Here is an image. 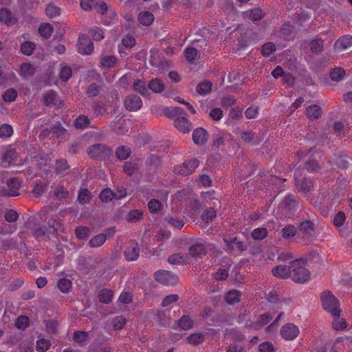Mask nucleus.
<instances>
[{"instance_id":"obj_18","label":"nucleus","mask_w":352,"mask_h":352,"mask_svg":"<svg viewBox=\"0 0 352 352\" xmlns=\"http://www.w3.org/2000/svg\"><path fill=\"white\" fill-rule=\"evenodd\" d=\"M175 126L183 133H188L191 129V123L184 117H179L175 120Z\"/></svg>"},{"instance_id":"obj_5","label":"nucleus","mask_w":352,"mask_h":352,"mask_svg":"<svg viewBox=\"0 0 352 352\" xmlns=\"http://www.w3.org/2000/svg\"><path fill=\"white\" fill-rule=\"evenodd\" d=\"M6 187H0V196L16 197L20 195L21 181L16 177L9 179Z\"/></svg>"},{"instance_id":"obj_20","label":"nucleus","mask_w":352,"mask_h":352,"mask_svg":"<svg viewBox=\"0 0 352 352\" xmlns=\"http://www.w3.org/2000/svg\"><path fill=\"white\" fill-rule=\"evenodd\" d=\"M241 293L236 289H231L225 295V300L229 305H234L241 300Z\"/></svg>"},{"instance_id":"obj_44","label":"nucleus","mask_w":352,"mask_h":352,"mask_svg":"<svg viewBox=\"0 0 352 352\" xmlns=\"http://www.w3.org/2000/svg\"><path fill=\"white\" fill-rule=\"evenodd\" d=\"M187 341L193 345L201 344L204 341V335L201 333H192L187 337Z\"/></svg>"},{"instance_id":"obj_24","label":"nucleus","mask_w":352,"mask_h":352,"mask_svg":"<svg viewBox=\"0 0 352 352\" xmlns=\"http://www.w3.org/2000/svg\"><path fill=\"white\" fill-rule=\"evenodd\" d=\"M131 151L129 146H120L115 152V155L120 161L126 160L131 155Z\"/></svg>"},{"instance_id":"obj_59","label":"nucleus","mask_w":352,"mask_h":352,"mask_svg":"<svg viewBox=\"0 0 352 352\" xmlns=\"http://www.w3.org/2000/svg\"><path fill=\"white\" fill-rule=\"evenodd\" d=\"M51 346L50 341L47 339H40L36 342V349L38 351L45 352Z\"/></svg>"},{"instance_id":"obj_10","label":"nucleus","mask_w":352,"mask_h":352,"mask_svg":"<svg viewBox=\"0 0 352 352\" xmlns=\"http://www.w3.org/2000/svg\"><path fill=\"white\" fill-rule=\"evenodd\" d=\"M223 241L228 248V251L230 253L243 252L246 250V245L241 241H239L236 237L224 238Z\"/></svg>"},{"instance_id":"obj_37","label":"nucleus","mask_w":352,"mask_h":352,"mask_svg":"<svg viewBox=\"0 0 352 352\" xmlns=\"http://www.w3.org/2000/svg\"><path fill=\"white\" fill-rule=\"evenodd\" d=\"M212 84L208 80L200 82L197 85L196 90L201 95H206L212 89Z\"/></svg>"},{"instance_id":"obj_3","label":"nucleus","mask_w":352,"mask_h":352,"mask_svg":"<svg viewBox=\"0 0 352 352\" xmlns=\"http://www.w3.org/2000/svg\"><path fill=\"white\" fill-rule=\"evenodd\" d=\"M295 186L299 192L307 193L312 187V181L305 177L304 170L298 168L294 173Z\"/></svg>"},{"instance_id":"obj_54","label":"nucleus","mask_w":352,"mask_h":352,"mask_svg":"<svg viewBox=\"0 0 352 352\" xmlns=\"http://www.w3.org/2000/svg\"><path fill=\"white\" fill-rule=\"evenodd\" d=\"M13 129L8 124H3L0 126V137L2 138H8L12 135Z\"/></svg>"},{"instance_id":"obj_6","label":"nucleus","mask_w":352,"mask_h":352,"mask_svg":"<svg viewBox=\"0 0 352 352\" xmlns=\"http://www.w3.org/2000/svg\"><path fill=\"white\" fill-rule=\"evenodd\" d=\"M199 161L192 158L184 162L182 164L177 165L174 168L173 172L179 175L187 176L191 175L199 166Z\"/></svg>"},{"instance_id":"obj_63","label":"nucleus","mask_w":352,"mask_h":352,"mask_svg":"<svg viewBox=\"0 0 352 352\" xmlns=\"http://www.w3.org/2000/svg\"><path fill=\"white\" fill-rule=\"evenodd\" d=\"M166 221L170 225H171L173 227H174L178 230L182 229L183 228V226H184V222L181 219H177V218H174L173 217H167L166 218Z\"/></svg>"},{"instance_id":"obj_36","label":"nucleus","mask_w":352,"mask_h":352,"mask_svg":"<svg viewBox=\"0 0 352 352\" xmlns=\"http://www.w3.org/2000/svg\"><path fill=\"white\" fill-rule=\"evenodd\" d=\"M244 17H250L252 21H256L263 17V13L260 8H257L250 10L249 12H244Z\"/></svg>"},{"instance_id":"obj_14","label":"nucleus","mask_w":352,"mask_h":352,"mask_svg":"<svg viewBox=\"0 0 352 352\" xmlns=\"http://www.w3.org/2000/svg\"><path fill=\"white\" fill-rule=\"evenodd\" d=\"M189 254L194 258H199L207 252V245L204 241H198L189 248Z\"/></svg>"},{"instance_id":"obj_60","label":"nucleus","mask_w":352,"mask_h":352,"mask_svg":"<svg viewBox=\"0 0 352 352\" xmlns=\"http://www.w3.org/2000/svg\"><path fill=\"white\" fill-rule=\"evenodd\" d=\"M99 197L103 202H108L114 199L113 191L109 188H105L101 191Z\"/></svg>"},{"instance_id":"obj_49","label":"nucleus","mask_w":352,"mask_h":352,"mask_svg":"<svg viewBox=\"0 0 352 352\" xmlns=\"http://www.w3.org/2000/svg\"><path fill=\"white\" fill-rule=\"evenodd\" d=\"M94 114L96 117L107 113V105L101 102H96L93 106Z\"/></svg>"},{"instance_id":"obj_16","label":"nucleus","mask_w":352,"mask_h":352,"mask_svg":"<svg viewBox=\"0 0 352 352\" xmlns=\"http://www.w3.org/2000/svg\"><path fill=\"white\" fill-rule=\"evenodd\" d=\"M305 114L309 119L315 120L321 117L322 111L320 106L313 104L306 108Z\"/></svg>"},{"instance_id":"obj_31","label":"nucleus","mask_w":352,"mask_h":352,"mask_svg":"<svg viewBox=\"0 0 352 352\" xmlns=\"http://www.w3.org/2000/svg\"><path fill=\"white\" fill-rule=\"evenodd\" d=\"M178 325L183 330H188L193 327L194 321L189 316L184 315L179 320Z\"/></svg>"},{"instance_id":"obj_40","label":"nucleus","mask_w":352,"mask_h":352,"mask_svg":"<svg viewBox=\"0 0 352 352\" xmlns=\"http://www.w3.org/2000/svg\"><path fill=\"white\" fill-rule=\"evenodd\" d=\"M50 132L52 135L58 138L64 137L66 129L62 126V124L58 122L50 129Z\"/></svg>"},{"instance_id":"obj_17","label":"nucleus","mask_w":352,"mask_h":352,"mask_svg":"<svg viewBox=\"0 0 352 352\" xmlns=\"http://www.w3.org/2000/svg\"><path fill=\"white\" fill-rule=\"evenodd\" d=\"M299 208L300 204L297 197L294 195H287V217L294 215Z\"/></svg>"},{"instance_id":"obj_51","label":"nucleus","mask_w":352,"mask_h":352,"mask_svg":"<svg viewBox=\"0 0 352 352\" xmlns=\"http://www.w3.org/2000/svg\"><path fill=\"white\" fill-rule=\"evenodd\" d=\"M126 324V319L122 316H118L111 320V325L116 330H120L124 328Z\"/></svg>"},{"instance_id":"obj_45","label":"nucleus","mask_w":352,"mask_h":352,"mask_svg":"<svg viewBox=\"0 0 352 352\" xmlns=\"http://www.w3.org/2000/svg\"><path fill=\"white\" fill-rule=\"evenodd\" d=\"M143 217V211L141 210H131L126 219L129 222H137Z\"/></svg>"},{"instance_id":"obj_38","label":"nucleus","mask_w":352,"mask_h":352,"mask_svg":"<svg viewBox=\"0 0 352 352\" xmlns=\"http://www.w3.org/2000/svg\"><path fill=\"white\" fill-rule=\"evenodd\" d=\"M99 300L105 304L109 303L113 298V292L107 289H102L98 294Z\"/></svg>"},{"instance_id":"obj_13","label":"nucleus","mask_w":352,"mask_h":352,"mask_svg":"<svg viewBox=\"0 0 352 352\" xmlns=\"http://www.w3.org/2000/svg\"><path fill=\"white\" fill-rule=\"evenodd\" d=\"M17 18L9 9L3 8L0 9V22L8 26L14 25L17 23Z\"/></svg>"},{"instance_id":"obj_50","label":"nucleus","mask_w":352,"mask_h":352,"mask_svg":"<svg viewBox=\"0 0 352 352\" xmlns=\"http://www.w3.org/2000/svg\"><path fill=\"white\" fill-rule=\"evenodd\" d=\"M298 228L301 232L308 234L314 230V224L311 221H305L299 223Z\"/></svg>"},{"instance_id":"obj_30","label":"nucleus","mask_w":352,"mask_h":352,"mask_svg":"<svg viewBox=\"0 0 352 352\" xmlns=\"http://www.w3.org/2000/svg\"><path fill=\"white\" fill-rule=\"evenodd\" d=\"M48 183L40 182L36 183L32 190V193L35 197H41L44 192L46 191L47 188L48 186Z\"/></svg>"},{"instance_id":"obj_61","label":"nucleus","mask_w":352,"mask_h":352,"mask_svg":"<svg viewBox=\"0 0 352 352\" xmlns=\"http://www.w3.org/2000/svg\"><path fill=\"white\" fill-rule=\"evenodd\" d=\"M116 58L114 56H107L102 58L101 64L103 67L111 68L116 63Z\"/></svg>"},{"instance_id":"obj_53","label":"nucleus","mask_w":352,"mask_h":352,"mask_svg":"<svg viewBox=\"0 0 352 352\" xmlns=\"http://www.w3.org/2000/svg\"><path fill=\"white\" fill-rule=\"evenodd\" d=\"M36 47L34 43L30 41H25L21 45V51L23 54L30 55Z\"/></svg>"},{"instance_id":"obj_27","label":"nucleus","mask_w":352,"mask_h":352,"mask_svg":"<svg viewBox=\"0 0 352 352\" xmlns=\"http://www.w3.org/2000/svg\"><path fill=\"white\" fill-rule=\"evenodd\" d=\"M35 73L34 67L28 63H23L21 65L19 74L21 76L28 77L32 76Z\"/></svg>"},{"instance_id":"obj_56","label":"nucleus","mask_w":352,"mask_h":352,"mask_svg":"<svg viewBox=\"0 0 352 352\" xmlns=\"http://www.w3.org/2000/svg\"><path fill=\"white\" fill-rule=\"evenodd\" d=\"M47 229L44 226L37 225L35 226L32 235L36 239L43 238L46 236Z\"/></svg>"},{"instance_id":"obj_29","label":"nucleus","mask_w":352,"mask_h":352,"mask_svg":"<svg viewBox=\"0 0 352 352\" xmlns=\"http://www.w3.org/2000/svg\"><path fill=\"white\" fill-rule=\"evenodd\" d=\"M90 120L87 116L80 115L78 116L74 122V125L76 129H83L89 126Z\"/></svg>"},{"instance_id":"obj_32","label":"nucleus","mask_w":352,"mask_h":352,"mask_svg":"<svg viewBox=\"0 0 352 352\" xmlns=\"http://www.w3.org/2000/svg\"><path fill=\"white\" fill-rule=\"evenodd\" d=\"M75 234L80 240H86L90 234V229L86 226H78L75 228Z\"/></svg>"},{"instance_id":"obj_46","label":"nucleus","mask_w":352,"mask_h":352,"mask_svg":"<svg viewBox=\"0 0 352 352\" xmlns=\"http://www.w3.org/2000/svg\"><path fill=\"white\" fill-rule=\"evenodd\" d=\"M184 56L188 62H192L198 56V51L192 47H188L184 51Z\"/></svg>"},{"instance_id":"obj_4","label":"nucleus","mask_w":352,"mask_h":352,"mask_svg":"<svg viewBox=\"0 0 352 352\" xmlns=\"http://www.w3.org/2000/svg\"><path fill=\"white\" fill-rule=\"evenodd\" d=\"M87 153L92 159L104 160L111 155V150L104 144H97L90 146Z\"/></svg>"},{"instance_id":"obj_22","label":"nucleus","mask_w":352,"mask_h":352,"mask_svg":"<svg viewBox=\"0 0 352 352\" xmlns=\"http://www.w3.org/2000/svg\"><path fill=\"white\" fill-rule=\"evenodd\" d=\"M133 88L135 91L138 92L142 96H145L148 94V86L145 81L138 79L133 83Z\"/></svg>"},{"instance_id":"obj_12","label":"nucleus","mask_w":352,"mask_h":352,"mask_svg":"<svg viewBox=\"0 0 352 352\" xmlns=\"http://www.w3.org/2000/svg\"><path fill=\"white\" fill-rule=\"evenodd\" d=\"M124 255L128 261H133L138 259L140 255V248L138 243L131 241L124 251Z\"/></svg>"},{"instance_id":"obj_42","label":"nucleus","mask_w":352,"mask_h":352,"mask_svg":"<svg viewBox=\"0 0 352 352\" xmlns=\"http://www.w3.org/2000/svg\"><path fill=\"white\" fill-rule=\"evenodd\" d=\"M267 234L268 232L265 228H255L251 233V236L254 240H263L267 237Z\"/></svg>"},{"instance_id":"obj_47","label":"nucleus","mask_w":352,"mask_h":352,"mask_svg":"<svg viewBox=\"0 0 352 352\" xmlns=\"http://www.w3.org/2000/svg\"><path fill=\"white\" fill-rule=\"evenodd\" d=\"M53 32V28L49 23H43L38 28L39 34L45 38H48L51 36Z\"/></svg>"},{"instance_id":"obj_62","label":"nucleus","mask_w":352,"mask_h":352,"mask_svg":"<svg viewBox=\"0 0 352 352\" xmlns=\"http://www.w3.org/2000/svg\"><path fill=\"white\" fill-rule=\"evenodd\" d=\"M89 34L94 41H100L104 37L102 31L97 27L90 29L89 30Z\"/></svg>"},{"instance_id":"obj_43","label":"nucleus","mask_w":352,"mask_h":352,"mask_svg":"<svg viewBox=\"0 0 352 352\" xmlns=\"http://www.w3.org/2000/svg\"><path fill=\"white\" fill-rule=\"evenodd\" d=\"M72 76V70L70 67L62 65L59 78L63 82H67Z\"/></svg>"},{"instance_id":"obj_64","label":"nucleus","mask_w":352,"mask_h":352,"mask_svg":"<svg viewBox=\"0 0 352 352\" xmlns=\"http://www.w3.org/2000/svg\"><path fill=\"white\" fill-rule=\"evenodd\" d=\"M217 216V212L214 209L210 208L206 210L201 215V219L207 223L212 221Z\"/></svg>"},{"instance_id":"obj_21","label":"nucleus","mask_w":352,"mask_h":352,"mask_svg":"<svg viewBox=\"0 0 352 352\" xmlns=\"http://www.w3.org/2000/svg\"><path fill=\"white\" fill-rule=\"evenodd\" d=\"M148 88L154 93H162L164 90V84L162 80L155 78L149 81Z\"/></svg>"},{"instance_id":"obj_55","label":"nucleus","mask_w":352,"mask_h":352,"mask_svg":"<svg viewBox=\"0 0 352 352\" xmlns=\"http://www.w3.org/2000/svg\"><path fill=\"white\" fill-rule=\"evenodd\" d=\"M148 208L150 212L157 213V212L162 209V204L158 199H152L148 203Z\"/></svg>"},{"instance_id":"obj_15","label":"nucleus","mask_w":352,"mask_h":352,"mask_svg":"<svg viewBox=\"0 0 352 352\" xmlns=\"http://www.w3.org/2000/svg\"><path fill=\"white\" fill-rule=\"evenodd\" d=\"M208 138V132L203 128L196 129L192 133L193 142L198 145L204 144L207 142Z\"/></svg>"},{"instance_id":"obj_57","label":"nucleus","mask_w":352,"mask_h":352,"mask_svg":"<svg viewBox=\"0 0 352 352\" xmlns=\"http://www.w3.org/2000/svg\"><path fill=\"white\" fill-rule=\"evenodd\" d=\"M16 97L17 92L13 88L8 89L2 96L3 100L6 102H12L14 101Z\"/></svg>"},{"instance_id":"obj_52","label":"nucleus","mask_w":352,"mask_h":352,"mask_svg":"<svg viewBox=\"0 0 352 352\" xmlns=\"http://www.w3.org/2000/svg\"><path fill=\"white\" fill-rule=\"evenodd\" d=\"M310 49L313 53H319L323 50V41L315 38L310 42Z\"/></svg>"},{"instance_id":"obj_28","label":"nucleus","mask_w":352,"mask_h":352,"mask_svg":"<svg viewBox=\"0 0 352 352\" xmlns=\"http://www.w3.org/2000/svg\"><path fill=\"white\" fill-rule=\"evenodd\" d=\"M88 333L82 331H75L73 336V340L80 346H85L87 343Z\"/></svg>"},{"instance_id":"obj_25","label":"nucleus","mask_w":352,"mask_h":352,"mask_svg":"<svg viewBox=\"0 0 352 352\" xmlns=\"http://www.w3.org/2000/svg\"><path fill=\"white\" fill-rule=\"evenodd\" d=\"M107 240V236L104 234L100 233L90 239L89 245L90 248H99Z\"/></svg>"},{"instance_id":"obj_58","label":"nucleus","mask_w":352,"mask_h":352,"mask_svg":"<svg viewBox=\"0 0 352 352\" xmlns=\"http://www.w3.org/2000/svg\"><path fill=\"white\" fill-rule=\"evenodd\" d=\"M299 334V329L293 323H287V340H294Z\"/></svg>"},{"instance_id":"obj_48","label":"nucleus","mask_w":352,"mask_h":352,"mask_svg":"<svg viewBox=\"0 0 352 352\" xmlns=\"http://www.w3.org/2000/svg\"><path fill=\"white\" fill-rule=\"evenodd\" d=\"M45 13L50 18H54L60 14L59 7L54 4H48L45 8Z\"/></svg>"},{"instance_id":"obj_26","label":"nucleus","mask_w":352,"mask_h":352,"mask_svg":"<svg viewBox=\"0 0 352 352\" xmlns=\"http://www.w3.org/2000/svg\"><path fill=\"white\" fill-rule=\"evenodd\" d=\"M138 19L143 25L148 26L153 22L154 16L150 12H142L139 14Z\"/></svg>"},{"instance_id":"obj_35","label":"nucleus","mask_w":352,"mask_h":352,"mask_svg":"<svg viewBox=\"0 0 352 352\" xmlns=\"http://www.w3.org/2000/svg\"><path fill=\"white\" fill-rule=\"evenodd\" d=\"M345 71L343 68L338 67L332 69L330 72V78L332 80L340 81L344 78Z\"/></svg>"},{"instance_id":"obj_2","label":"nucleus","mask_w":352,"mask_h":352,"mask_svg":"<svg viewBox=\"0 0 352 352\" xmlns=\"http://www.w3.org/2000/svg\"><path fill=\"white\" fill-rule=\"evenodd\" d=\"M320 300L325 311L330 312L333 316H340L339 302L330 291L327 290L322 292Z\"/></svg>"},{"instance_id":"obj_8","label":"nucleus","mask_w":352,"mask_h":352,"mask_svg":"<svg viewBox=\"0 0 352 352\" xmlns=\"http://www.w3.org/2000/svg\"><path fill=\"white\" fill-rule=\"evenodd\" d=\"M155 280L164 285H173L178 281V278L172 272L166 270H158L155 273Z\"/></svg>"},{"instance_id":"obj_34","label":"nucleus","mask_w":352,"mask_h":352,"mask_svg":"<svg viewBox=\"0 0 352 352\" xmlns=\"http://www.w3.org/2000/svg\"><path fill=\"white\" fill-rule=\"evenodd\" d=\"M91 198V194L87 188H81L78 195V201L81 204H87Z\"/></svg>"},{"instance_id":"obj_33","label":"nucleus","mask_w":352,"mask_h":352,"mask_svg":"<svg viewBox=\"0 0 352 352\" xmlns=\"http://www.w3.org/2000/svg\"><path fill=\"white\" fill-rule=\"evenodd\" d=\"M336 45L342 49H346L352 45V36L350 35H344L341 36L336 42Z\"/></svg>"},{"instance_id":"obj_41","label":"nucleus","mask_w":352,"mask_h":352,"mask_svg":"<svg viewBox=\"0 0 352 352\" xmlns=\"http://www.w3.org/2000/svg\"><path fill=\"white\" fill-rule=\"evenodd\" d=\"M72 282L66 278H62L58 280L57 287L63 293H68L70 290Z\"/></svg>"},{"instance_id":"obj_1","label":"nucleus","mask_w":352,"mask_h":352,"mask_svg":"<svg viewBox=\"0 0 352 352\" xmlns=\"http://www.w3.org/2000/svg\"><path fill=\"white\" fill-rule=\"evenodd\" d=\"M305 259H296L289 263L287 270V276L294 282L302 283L310 278L309 271L305 267Z\"/></svg>"},{"instance_id":"obj_19","label":"nucleus","mask_w":352,"mask_h":352,"mask_svg":"<svg viewBox=\"0 0 352 352\" xmlns=\"http://www.w3.org/2000/svg\"><path fill=\"white\" fill-rule=\"evenodd\" d=\"M139 168V160L126 162L123 166V171L128 176H132L138 173Z\"/></svg>"},{"instance_id":"obj_9","label":"nucleus","mask_w":352,"mask_h":352,"mask_svg":"<svg viewBox=\"0 0 352 352\" xmlns=\"http://www.w3.org/2000/svg\"><path fill=\"white\" fill-rule=\"evenodd\" d=\"M43 102L46 107L60 108L63 105V102L60 100L57 92L52 89L43 93Z\"/></svg>"},{"instance_id":"obj_7","label":"nucleus","mask_w":352,"mask_h":352,"mask_svg":"<svg viewBox=\"0 0 352 352\" xmlns=\"http://www.w3.org/2000/svg\"><path fill=\"white\" fill-rule=\"evenodd\" d=\"M78 52L82 55H89L94 51V44L85 34H82L78 37L77 43Z\"/></svg>"},{"instance_id":"obj_11","label":"nucleus","mask_w":352,"mask_h":352,"mask_svg":"<svg viewBox=\"0 0 352 352\" xmlns=\"http://www.w3.org/2000/svg\"><path fill=\"white\" fill-rule=\"evenodd\" d=\"M124 104L126 110L136 111L142 108L143 103L140 97L132 94L126 97Z\"/></svg>"},{"instance_id":"obj_39","label":"nucleus","mask_w":352,"mask_h":352,"mask_svg":"<svg viewBox=\"0 0 352 352\" xmlns=\"http://www.w3.org/2000/svg\"><path fill=\"white\" fill-rule=\"evenodd\" d=\"M241 138L245 143H252V145H257L259 141L254 140V134L250 131H243L241 133Z\"/></svg>"},{"instance_id":"obj_23","label":"nucleus","mask_w":352,"mask_h":352,"mask_svg":"<svg viewBox=\"0 0 352 352\" xmlns=\"http://www.w3.org/2000/svg\"><path fill=\"white\" fill-rule=\"evenodd\" d=\"M69 168V166L68 165L67 160H63V159L56 160L55 172L58 175H59L60 176L65 175L67 173Z\"/></svg>"}]
</instances>
